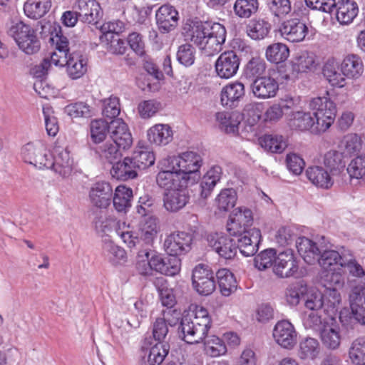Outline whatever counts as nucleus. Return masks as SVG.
Instances as JSON below:
<instances>
[{"label": "nucleus", "instance_id": "1", "mask_svg": "<svg viewBox=\"0 0 365 365\" xmlns=\"http://www.w3.org/2000/svg\"><path fill=\"white\" fill-rule=\"evenodd\" d=\"M191 41L207 56L219 53L226 39V29L220 23L192 21L190 24Z\"/></svg>", "mask_w": 365, "mask_h": 365}, {"label": "nucleus", "instance_id": "2", "mask_svg": "<svg viewBox=\"0 0 365 365\" xmlns=\"http://www.w3.org/2000/svg\"><path fill=\"white\" fill-rule=\"evenodd\" d=\"M211 327L208 312L202 307L184 314L178 328L180 336L187 344H198L207 336Z\"/></svg>", "mask_w": 365, "mask_h": 365}, {"label": "nucleus", "instance_id": "3", "mask_svg": "<svg viewBox=\"0 0 365 365\" xmlns=\"http://www.w3.org/2000/svg\"><path fill=\"white\" fill-rule=\"evenodd\" d=\"M6 32L26 54L31 55L39 51L41 43L36 30L30 25L19 21L8 27Z\"/></svg>", "mask_w": 365, "mask_h": 365}, {"label": "nucleus", "instance_id": "4", "mask_svg": "<svg viewBox=\"0 0 365 365\" xmlns=\"http://www.w3.org/2000/svg\"><path fill=\"white\" fill-rule=\"evenodd\" d=\"M309 108L316 120L315 130L325 132L333 124L336 117V107L334 102L328 96L317 97L310 101Z\"/></svg>", "mask_w": 365, "mask_h": 365}, {"label": "nucleus", "instance_id": "5", "mask_svg": "<svg viewBox=\"0 0 365 365\" xmlns=\"http://www.w3.org/2000/svg\"><path fill=\"white\" fill-rule=\"evenodd\" d=\"M45 168L52 170L63 179L70 177L73 169V160L71 157L68 147L56 144L53 155L50 153Z\"/></svg>", "mask_w": 365, "mask_h": 365}, {"label": "nucleus", "instance_id": "6", "mask_svg": "<svg viewBox=\"0 0 365 365\" xmlns=\"http://www.w3.org/2000/svg\"><path fill=\"white\" fill-rule=\"evenodd\" d=\"M202 158L196 152L187 151L180 155L178 171L190 185L196 183L201 177L200 168Z\"/></svg>", "mask_w": 365, "mask_h": 365}, {"label": "nucleus", "instance_id": "7", "mask_svg": "<svg viewBox=\"0 0 365 365\" xmlns=\"http://www.w3.org/2000/svg\"><path fill=\"white\" fill-rule=\"evenodd\" d=\"M253 223L252 212L245 207L236 208L230 215L227 223V230L230 235L240 236L248 233Z\"/></svg>", "mask_w": 365, "mask_h": 365}, {"label": "nucleus", "instance_id": "8", "mask_svg": "<svg viewBox=\"0 0 365 365\" xmlns=\"http://www.w3.org/2000/svg\"><path fill=\"white\" fill-rule=\"evenodd\" d=\"M192 282L194 289L201 295L207 296L215 289L214 273L206 264H199L195 267Z\"/></svg>", "mask_w": 365, "mask_h": 365}, {"label": "nucleus", "instance_id": "9", "mask_svg": "<svg viewBox=\"0 0 365 365\" xmlns=\"http://www.w3.org/2000/svg\"><path fill=\"white\" fill-rule=\"evenodd\" d=\"M21 156L26 163L34 165L38 169H44L50 153L41 141L30 142L21 148Z\"/></svg>", "mask_w": 365, "mask_h": 365}, {"label": "nucleus", "instance_id": "10", "mask_svg": "<svg viewBox=\"0 0 365 365\" xmlns=\"http://www.w3.org/2000/svg\"><path fill=\"white\" fill-rule=\"evenodd\" d=\"M317 67L315 56L304 51L296 56L287 66L286 73L282 76L287 81H294L301 73L313 71Z\"/></svg>", "mask_w": 365, "mask_h": 365}, {"label": "nucleus", "instance_id": "11", "mask_svg": "<svg viewBox=\"0 0 365 365\" xmlns=\"http://www.w3.org/2000/svg\"><path fill=\"white\" fill-rule=\"evenodd\" d=\"M298 270V264L292 250H285L276 254L273 272L280 278L292 277Z\"/></svg>", "mask_w": 365, "mask_h": 365}, {"label": "nucleus", "instance_id": "12", "mask_svg": "<svg viewBox=\"0 0 365 365\" xmlns=\"http://www.w3.org/2000/svg\"><path fill=\"white\" fill-rule=\"evenodd\" d=\"M192 241V235L186 232H176L168 235L164 242L165 250L169 255H180L187 252Z\"/></svg>", "mask_w": 365, "mask_h": 365}, {"label": "nucleus", "instance_id": "13", "mask_svg": "<svg viewBox=\"0 0 365 365\" xmlns=\"http://www.w3.org/2000/svg\"><path fill=\"white\" fill-rule=\"evenodd\" d=\"M240 58L233 51H225L220 55L215 63L217 76L221 78L228 79L237 72Z\"/></svg>", "mask_w": 365, "mask_h": 365}, {"label": "nucleus", "instance_id": "14", "mask_svg": "<svg viewBox=\"0 0 365 365\" xmlns=\"http://www.w3.org/2000/svg\"><path fill=\"white\" fill-rule=\"evenodd\" d=\"M273 336L279 346L287 349H292L297 342V333L293 324L287 320L279 321L275 324Z\"/></svg>", "mask_w": 365, "mask_h": 365}, {"label": "nucleus", "instance_id": "15", "mask_svg": "<svg viewBox=\"0 0 365 365\" xmlns=\"http://www.w3.org/2000/svg\"><path fill=\"white\" fill-rule=\"evenodd\" d=\"M207 241L210 247L222 258L230 259L237 254L236 240L230 237L215 234L210 235Z\"/></svg>", "mask_w": 365, "mask_h": 365}, {"label": "nucleus", "instance_id": "16", "mask_svg": "<svg viewBox=\"0 0 365 365\" xmlns=\"http://www.w3.org/2000/svg\"><path fill=\"white\" fill-rule=\"evenodd\" d=\"M73 9L81 20L88 24H97L102 15L101 6L96 0H78Z\"/></svg>", "mask_w": 365, "mask_h": 365}, {"label": "nucleus", "instance_id": "17", "mask_svg": "<svg viewBox=\"0 0 365 365\" xmlns=\"http://www.w3.org/2000/svg\"><path fill=\"white\" fill-rule=\"evenodd\" d=\"M110 137L118 148L125 150L133 144V138L128 125L120 118L110 122L109 125Z\"/></svg>", "mask_w": 365, "mask_h": 365}, {"label": "nucleus", "instance_id": "18", "mask_svg": "<svg viewBox=\"0 0 365 365\" xmlns=\"http://www.w3.org/2000/svg\"><path fill=\"white\" fill-rule=\"evenodd\" d=\"M156 24L162 33L173 31L178 25L179 20L178 11L170 4L161 6L155 13Z\"/></svg>", "mask_w": 365, "mask_h": 365}, {"label": "nucleus", "instance_id": "19", "mask_svg": "<svg viewBox=\"0 0 365 365\" xmlns=\"http://www.w3.org/2000/svg\"><path fill=\"white\" fill-rule=\"evenodd\" d=\"M187 187L166 191L163 195V206L170 212L182 210L188 203L190 195Z\"/></svg>", "mask_w": 365, "mask_h": 365}, {"label": "nucleus", "instance_id": "20", "mask_svg": "<svg viewBox=\"0 0 365 365\" xmlns=\"http://www.w3.org/2000/svg\"><path fill=\"white\" fill-rule=\"evenodd\" d=\"M282 36L290 42H300L307 34L308 28L306 24L297 19L284 21L279 29Z\"/></svg>", "mask_w": 365, "mask_h": 365}, {"label": "nucleus", "instance_id": "21", "mask_svg": "<svg viewBox=\"0 0 365 365\" xmlns=\"http://www.w3.org/2000/svg\"><path fill=\"white\" fill-rule=\"evenodd\" d=\"M251 88L255 97L259 99L274 98L279 90L278 82L272 77L257 78L252 83Z\"/></svg>", "mask_w": 365, "mask_h": 365}, {"label": "nucleus", "instance_id": "22", "mask_svg": "<svg viewBox=\"0 0 365 365\" xmlns=\"http://www.w3.org/2000/svg\"><path fill=\"white\" fill-rule=\"evenodd\" d=\"M174 132L172 127L166 123H157L147 130V139L153 145L163 147L173 140Z\"/></svg>", "mask_w": 365, "mask_h": 365}, {"label": "nucleus", "instance_id": "23", "mask_svg": "<svg viewBox=\"0 0 365 365\" xmlns=\"http://www.w3.org/2000/svg\"><path fill=\"white\" fill-rule=\"evenodd\" d=\"M320 339L323 345L329 349H336L341 344L340 328L337 319L329 318L321 328Z\"/></svg>", "mask_w": 365, "mask_h": 365}, {"label": "nucleus", "instance_id": "24", "mask_svg": "<svg viewBox=\"0 0 365 365\" xmlns=\"http://www.w3.org/2000/svg\"><path fill=\"white\" fill-rule=\"evenodd\" d=\"M245 95V88L242 83L235 81L225 86L221 91V103L229 108L237 107Z\"/></svg>", "mask_w": 365, "mask_h": 365}, {"label": "nucleus", "instance_id": "25", "mask_svg": "<svg viewBox=\"0 0 365 365\" xmlns=\"http://www.w3.org/2000/svg\"><path fill=\"white\" fill-rule=\"evenodd\" d=\"M112 194L113 189L110 185L105 181H99L92 185L89 198L94 206L106 208L110 205Z\"/></svg>", "mask_w": 365, "mask_h": 365}, {"label": "nucleus", "instance_id": "26", "mask_svg": "<svg viewBox=\"0 0 365 365\" xmlns=\"http://www.w3.org/2000/svg\"><path fill=\"white\" fill-rule=\"evenodd\" d=\"M103 232L109 230L108 227H113L115 232L118 235L122 241L130 248L135 247L140 245L141 240L138 234H135L133 232L129 230L128 226L125 222H120V221H115L113 220H107L103 222Z\"/></svg>", "mask_w": 365, "mask_h": 365}, {"label": "nucleus", "instance_id": "27", "mask_svg": "<svg viewBox=\"0 0 365 365\" xmlns=\"http://www.w3.org/2000/svg\"><path fill=\"white\" fill-rule=\"evenodd\" d=\"M337 21L341 25L353 22L359 14V6L354 0H339L334 6Z\"/></svg>", "mask_w": 365, "mask_h": 365}, {"label": "nucleus", "instance_id": "28", "mask_svg": "<svg viewBox=\"0 0 365 365\" xmlns=\"http://www.w3.org/2000/svg\"><path fill=\"white\" fill-rule=\"evenodd\" d=\"M250 231L248 233H242L237 239V250L238 249L245 257L252 256L257 252L261 237L259 229L252 228Z\"/></svg>", "mask_w": 365, "mask_h": 365}, {"label": "nucleus", "instance_id": "29", "mask_svg": "<svg viewBox=\"0 0 365 365\" xmlns=\"http://www.w3.org/2000/svg\"><path fill=\"white\" fill-rule=\"evenodd\" d=\"M348 250L344 247H342L339 251L334 250H322L317 262L324 271H334L336 269V267L342 268L344 256Z\"/></svg>", "mask_w": 365, "mask_h": 365}, {"label": "nucleus", "instance_id": "30", "mask_svg": "<svg viewBox=\"0 0 365 365\" xmlns=\"http://www.w3.org/2000/svg\"><path fill=\"white\" fill-rule=\"evenodd\" d=\"M296 247L299 255L309 264L317 262L322 251L314 242L305 237L297 239Z\"/></svg>", "mask_w": 365, "mask_h": 365}, {"label": "nucleus", "instance_id": "31", "mask_svg": "<svg viewBox=\"0 0 365 365\" xmlns=\"http://www.w3.org/2000/svg\"><path fill=\"white\" fill-rule=\"evenodd\" d=\"M289 126L294 130H311L314 133H320L315 130L317 124L314 116L309 113L301 110L293 111L287 117Z\"/></svg>", "mask_w": 365, "mask_h": 365}, {"label": "nucleus", "instance_id": "32", "mask_svg": "<svg viewBox=\"0 0 365 365\" xmlns=\"http://www.w3.org/2000/svg\"><path fill=\"white\" fill-rule=\"evenodd\" d=\"M156 182L167 191L190 185L179 171L161 170L157 175Z\"/></svg>", "mask_w": 365, "mask_h": 365}, {"label": "nucleus", "instance_id": "33", "mask_svg": "<svg viewBox=\"0 0 365 365\" xmlns=\"http://www.w3.org/2000/svg\"><path fill=\"white\" fill-rule=\"evenodd\" d=\"M153 264L155 267V272L168 276H175L180 270V259L175 255H170L163 258L160 255H153Z\"/></svg>", "mask_w": 365, "mask_h": 365}, {"label": "nucleus", "instance_id": "34", "mask_svg": "<svg viewBox=\"0 0 365 365\" xmlns=\"http://www.w3.org/2000/svg\"><path fill=\"white\" fill-rule=\"evenodd\" d=\"M341 70L347 78L358 79L364 71L363 61L359 55L349 53L343 58Z\"/></svg>", "mask_w": 365, "mask_h": 365}, {"label": "nucleus", "instance_id": "35", "mask_svg": "<svg viewBox=\"0 0 365 365\" xmlns=\"http://www.w3.org/2000/svg\"><path fill=\"white\" fill-rule=\"evenodd\" d=\"M322 74L328 83L334 87L342 88L345 86V76L339 71V65L333 58H329L323 66Z\"/></svg>", "mask_w": 365, "mask_h": 365}, {"label": "nucleus", "instance_id": "36", "mask_svg": "<svg viewBox=\"0 0 365 365\" xmlns=\"http://www.w3.org/2000/svg\"><path fill=\"white\" fill-rule=\"evenodd\" d=\"M294 100L292 97L286 96L281 98L278 103L272 104L264 113V120L267 122H277L284 115V111L294 108Z\"/></svg>", "mask_w": 365, "mask_h": 365}, {"label": "nucleus", "instance_id": "37", "mask_svg": "<svg viewBox=\"0 0 365 365\" xmlns=\"http://www.w3.org/2000/svg\"><path fill=\"white\" fill-rule=\"evenodd\" d=\"M349 301L355 319L365 324V288H354L350 294Z\"/></svg>", "mask_w": 365, "mask_h": 365}, {"label": "nucleus", "instance_id": "38", "mask_svg": "<svg viewBox=\"0 0 365 365\" xmlns=\"http://www.w3.org/2000/svg\"><path fill=\"white\" fill-rule=\"evenodd\" d=\"M102 250L104 256L113 265L122 264L127 260L125 250L107 237L103 240Z\"/></svg>", "mask_w": 365, "mask_h": 365}, {"label": "nucleus", "instance_id": "39", "mask_svg": "<svg viewBox=\"0 0 365 365\" xmlns=\"http://www.w3.org/2000/svg\"><path fill=\"white\" fill-rule=\"evenodd\" d=\"M306 175L309 181L318 187L329 189L334 184L331 175L321 166L308 168L306 170Z\"/></svg>", "mask_w": 365, "mask_h": 365}, {"label": "nucleus", "instance_id": "40", "mask_svg": "<svg viewBox=\"0 0 365 365\" xmlns=\"http://www.w3.org/2000/svg\"><path fill=\"white\" fill-rule=\"evenodd\" d=\"M66 66V72L69 78L76 80L81 78L87 72L88 62L82 56L76 53L69 54Z\"/></svg>", "mask_w": 365, "mask_h": 365}, {"label": "nucleus", "instance_id": "41", "mask_svg": "<svg viewBox=\"0 0 365 365\" xmlns=\"http://www.w3.org/2000/svg\"><path fill=\"white\" fill-rule=\"evenodd\" d=\"M322 295L324 313L329 314V318L337 319V314L341 302V294L338 289H324Z\"/></svg>", "mask_w": 365, "mask_h": 365}, {"label": "nucleus", "instance_id": "42", "mask_svg": "<svg viewBox=\"0 0 365 365\" xmlns=\"http://www.w3.org/2000/svg\"><path fill=\"white\" fill-rule=\"evenodd\" d=\"M110 175L119 180L133 179L137 176V172L130 157H126L123 161H116L110 169Z\"/></svg>", "mask_w": 365, "mask_h": 365}, {"label": "nucleus", "instance_id": "43", "mask_svg": "<svg viewBox=\"0 0 365 365\" xmlns=\"http://www.w3.org/2000/svg\"><path fill=\"white\" fill-rule=\"evenodd\" d=\"M51 7V0H27L24 5V11L29 18L38 19L46 15Z\"/></svg>", "mask_w": 365, "mask_h": 365}, {"label": "nucleus", "instance_id": "44", "mask_svg": "<svg viewBox=\"0 0 365 365\" xmlns=\"http://www.w3.org/2000/svg\"><path fill=\"white\" fill-rule=\"evenodd\" d=\"M160 231L158 220L153 216L148 217L140 226L138 235L141 241L150 245L153 242Z\"/></svg>", "mask_w": 365, "mask_h": 365}, {"label": "nucleus", "instance_id": "45", "mask_svg": "<svg viewBox=\"0 0 365 365\" xmlns=\"http://www.w3.org/2000/svg\"><path fill=\"white\" fill-rule=\"evenodd\" d=\"M222 175V168L215 165L212 167L203 176L200 184V195L207 198L214 189L216 184L220 181Z\"/></svg>", "mask_w": 365, "mask_h": 365}, {"label": "nucleus", "instance_id": "46", "mask_svg": "<svg viewBox=\"0 0 365 365\" xmlns=\"http://www.w3.org/2000/svg\"><path fill=\"white\" fill-rule=\"evenodd\" d=\"M170 346L167 343L158 342L143 356L144 365H160L168 355Z\"/></svg>", "mask_w": 365, "mask_h": 365}, {"label": "nucleus", "instance_id": "47", "mask_svg": "<svg viewBox=\"0 0 365 365\" xmlns=\"http://www.w3.org/2000/svg\"><path fill=\"white\" fill-rule=\"evenodd\" d=\"M122 148L113 141H106L96 149V153L103 163L113 164L118 160L122 156L120 150Z\"/></svg>", "mask_w": 365, "mask_h": 365}, {"label": "nucleus", "instance_id": "48", "mask_svg": "<svg viewBox=\"0 0 365 365\" xmlns=\"http://www.w3.org/2000/svg\"><path fill=\"white\" fill-rule=\"evenodd\" d=\"M133 190L125 186L119 185L115 190L113 206L119 212H126L131 206Z\"/></svg>", "mask_w": 365, "mask_h": 365}, {"label": "nucleus", "instance_id": "49", "mask_svg": "<svg viewBox=\"0 0 365 365\" xmlns=\"http://www.w3.org/2000/svg\"><path fill=\"white\" fill-rule=\"evenodd\" d=\"M216 120L222 129L226 133H235L238 130L242 117L237 112H218L216 113Z\"/></svg>", "mask_w": 365, "mask_h": 365}, {"label": "nucleus", "instance_id": "50", "mask_svg": "<svg viewBox=\"0 0 365 365\" xmlns=\"http://www.w3.org/2000/svg\"><path fill=\"white\" fill-rule=\"evenodd\" d=\"M216 276L222 295L228 297L237 289V281L234 274L229 269H219Z\"/></svg>", "mask_w": 365, "mask_h": 365}, {"label": "nucleus", "instance_id": "51", "mask_svg": "<svg viewBox=\"0 0 365 365\" xmlns=\"http://www.w3.org/2000/svg\"><path fill=\"white\" fill-rule=\"evenodd\" d=\"M150 250H140L137 255L135 269L139 274L150 276L155 271V267L153 264V255Z\"/></svg>", "mask_w": 365, "mask_h": 365}, {"label": "nucleus", "instance_id": "52", "mask_svg": "<svg viewBox=\"0 0 365 365\" xmlns=\"http://www.w3.org/2000/svg\"><path fill=\"white\" fill-rule=\"evenodd\" d=\"M329 314H325L322 310H307L303 314V324L307 329L321 330L328 321Z\"/></svg>", "mask_w": 365, "mask_h": 365}, {"label": "nucleus", "instance_id": "53", "mask_svg": "<svg viewBox=\"0 0 365 365\" xmlns=\"http://www.w3.org/2000/svg\"><path fill=\"white\" fill-rule=\"evenodd\" d=\"M271 29V24L264 19H252L246 28L247 35L254 40L264 38Z\"/></svg>", "mask_w": 365, "mask_h": 365}, {"label": "nucleus", "instance_id": "54", "mask_svg": "<svg viewBox=\"0 0 365 365\" xmlns=\"http://www.w3.org/2000/svg\"><path fill=\"white\" fill-rule=\"evenodd\" d=\"M259 143L266 150L275 153H282L287 146L284 138L277 135H265L259 138Z\"/></svg>", "mask_w": 365, "mask_h": 365}, {"label": "nucleus", "instance_id": "55", "mask_svg": "<svg viewBox=\"0 0 365 365\" xmlns=\"http://www.w3.org/2000/svg\"><path fill=\"white\" fill-rule=\"evenodd\" d=\"M321 283L324 287V289H339L342 287L344 279L341 274V268H337L330 272L323 270L321 275Z\"/></svg>", "mask_w": 365, "mask_h": 365}, {"label": "nucleus", "instance_id": "56", "mask_svg": "<svg viewBox=\"0 0 365 365\" xmlns=\"http://www.w3.org/2000/svg\"><path fill=\"white\" fill-rule=\"evenodd\" d=\"M133 166L136 169L143 170L155 163V157L153 152L148 150L138 149L130 157Z\"/></svg>", "mask_w": 365, "mask_h": 365}, {"label": "nucleus", "instance_id": "57", "mask_svg": "<svg viewBox=\"0 0 365 365\" xmlns=\"http://www.w3.org/2000/svg\"><path fill=\"white\" fill-rule=\"evenodd\" d=\"M69 54L70 53L61 51L59 49H56L49 56L46 57L38 66V68H41L42 74L43 75L47 73L51 65L59 67L66 66L68 60Z\"/></svg>", "mask_w": 365, "mask_h": 365}, {"label": "nucleus", "instance_id": "58", "mask_svg": "<svg viewBox=\"0 0 365 365\" xmlns=\"http://www.w3.org/2000/svg\"><path fill=\"white\" fill-rule=\"evenodd\" d=\"M349 356L352 364L365 365V337H358L352 341Z\"/></svg>", "mask_w": 365, "mask_h": 365}, {"label": "nucleus", "instance_id": "59", "mask_svg": "<svg viewBox=\"0 0 365 365\" xmlns=\"http://www.w3.org/2000/svg\"><path fill=\"white\" fill-rule=\"evenodd\" d=\"M289 55L288 47L282 43L269 46L266 50L267 59L274 63H279L287 59Z\"/></svg>", "mask_w": 365, "mask_h": 365}, {"label": "nucleus", "instance_id": "60", "mask_svg": "<svg viewBox=\"0 0 365 365\" xmlns=\"http://www.w3.org/2000/svg\"><path fill=\"white\" fill-rule=\"evenodd\" d=\"M237 200L236 191L232 188H227L221 190L215 201L220 211L227 212L235 205Z\"/></svg>", "mask_w": 365, "mask_h": 365}, {"label": "nucleus", "instance_id": "61", "mask_svg": "<svg viewBox=\"0 0 365 365\" xmlns=\"http://www.w3.org/2000/svg\"><path fill=\"white\" fill-rule=\"evenodd\" d=\"M346 170L350 178L361 180L365 184V154L351 159Z\"/></svg>", "mask_w": 365, "mask_h": 365}, {"label": "nucleus", "instance_id": "62", "mask_svg": "<svg viewBox=\"0 0 365 365\" xmlns=\"http://www.w3.org/2000/svg\"><path fill=\"white\" fill-rule=\"evenodd\" d=\"M323 161L325 167L329 168L333 174L339 172L345 166L343 153L336 150L327 152Z\"/></svg>", "mask_w": 365, "mask_h": 365}, {"label": "nucleus", "instance_id": "63", "mask_svg": "<svg viewBox=\"0 0 365 365\" xmlns=\"http://www.w3.org/2000/svg\"><path fill=\"white\" fill-rule=\"evenodd\" d=\"M257 0H236L233 9L235 14L240 18H250L258 9Z\"/></svg>", "mask_w": 365, "mask_h": 365}, {"label": "nucleus", "instance_id": "64", "mask_svg": "<svg viewBox=\"0 0 365 365\" xmlns=\"http://www.w3.org/2000/svg\"><path fill=\"white\" fill-rule=\"evenodd\" d=\"M205 349L207 354L212 357H217L225 354L227 352V347L224 341L215 335L207 336L205 341Z\"/></svg>", "mask_w": 365, "mask_h": 365}]
</instances>
